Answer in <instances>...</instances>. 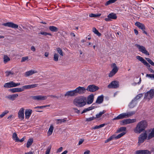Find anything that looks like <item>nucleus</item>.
<instances>
[{
    "mask_svg": "<svg viewBox=\"0 0 154 154\" xmlns=\"http://www.w3.org/2000/svg\"><path fill=\"white\" fill-rule=\"evenodd\" d=\"M75 91L76 96L78 94L81 95L85 94L86 90L84 87L79 86L76 88Z\"/></svg>",
    "mask_w": 154,
    "mask_h": 154,
    "instance_id": "423d86ee",
    "label": "nucleus"
},
{
    "mask_svg": "<svg viewBox=\"0 0 154 154\" xmlns=\"http://www.w3.org/2000/svg\"><path fill=\"white\" fill-rule=\"evenodd\" d=\"M38 85L37 84H34L24 85L23 86V87L24 91L25 89H28L37 87Z\"/></svg>",
    "mask_w": 154,
    "mask_h": 154,
    "instance_id": "6ab92c4d",
    "label": "nucleus"
},
{
    "mask_svg": "<svg viewBox=\"0 0 154 154\" xmlns=\"http://www.w3.org/2000/svg\"><path fill=\"white\" fill-rule=\"evenodd\" d=\"M49 29L50 31L53 32H57L58 30V28L54 26H49Z\"/></svg>",
    "mask_w": 154,
    "mask_h": 154,
    "instance_id": "c85d7f7f",
    "label": "nucleus"
},
{
    "mask_svg": "<svg viewBox=\"0 0 154 154\" xmlns=\"http://www.w3.org/2000/svg\"><path fill=\"white\" fill-rule=\"evenodd\" d=\"M87 98L84 96H80L75 98L73 101L74 104L79 107H82L86 104Z\"/></svg>",
    "mask_w": 154,
    "mask_h": 154,
    "instance_id": "f03ea898",
    "label": "nucleus"
},
{
    "mask_svg": "<svg viewBox=\"0 0 154 154\" xmlns=\"http://www.w3.org/2000/svg\"><path fill=\"white\" fill-rule=\"evenodd\" d=\"M135 25L137 26L139 28L142 30H143L145 29L144 25L143 23H141L139 22H136L135 23Z\"/></svg>",
    "mask_w": 154,
    "mask_h": 154,
    "instance_id": "5701e85b",
    "label": "nucleus"
},
{
    "mask_svg": "<svg viewBox=\"0 0 154 154\" xmlns=\"http://www.w3.org/2000/svg\"><path fill=\"white\" fill-rule=\"evenodd\" d=\"M12 138L16 142H17V140L19 139V138H18L17 135L16 133H14L13 134Z\"/></svg>",
    "mask_w": 154,
    "mask_h": 154,
    "instance_id": "e433bc0d",
    "label": "nucleus"
},
{
    "mask_svg": "<svg viewBox=\"0 0 154 154\" xmlns=\"http://www.w3.org/2000/svg\"><path fill=\"white\" fill-rule=\"evenodd\" d=\"M146 59L149 63L154 66V63L150 59L146 58Z\"/></svg>",
    "mask_w": 154,
    "mask_h": 154,
    "instance_id": "09e8293b",
    "label": "nucleus"
},
{
    "mask_svg": "<svg viewBox=\"0 0 154 154\" xmlns=\"http://www.w3.org/2000/svg\"><path fill=\"white\" fill-rule=\"evenodd\" d=\"M48 97H50L51 98H57V99H58L59 97L57 96H56L55 95H49L48 96Z\"/></svg>",
    "mask_w": 154,
    "mask_h": 154,
    "instance_id": "052dcab7",
    "label": "nucleus"
},
{
    "mask_svg": "<svg viewBox=\"0 0 154 154\" xmlns=\"http://www.w3.org/2000/svg\"><path fill=\"white\" fill-rule=\"evenodd\" d=\"M112 66L113 67L112 71L116 73L118 70V68L117 67L116 64L115 63H113Z\"/></svg>",
    "mask_w": 154,
    "mask_h": 154,
    "instance_id": "473e14b6",
    "label": "nucleus"
},
{
    "mask_svg": "<svg viewBox=\"0 0 154 154\" xmlns=\"http://www.w3.org/2000/svg\"><path fill=\"white\" fill-rule=\"evenodd\" d=\"M37 72H38L36 71L31 70L26 72L25 73L24 75L25 76L27 77L31 75L34 73H37Z\"/></svg>",
    "mask_w": 154,
    "mask_h": 154,
    "instance_id": "412c9836",
    "label": "nucleus"
},
{
    "mask_svg": "<svg viewBox=\"0 0 154 154\" xmlns=\"http://www.w3.org/2000/svg\"><path fill=\"white\" fill-rule=\"evenodd\" d=\"M146 77L149 78H153L154 79V74H147Z\"/></svg>",
    "mask_w": 154,
    "mask_h": 154,
    "instance_id": "864d4df0",
    "label": "nucleus"
},
{
    "mask_svg": "<svg viewBox=\"0 0 154 154\" xmlns=\"http://www.w3.org/2000/svg\"><path fill=\"white\" fill-rule=\"evenodd\" d=\"M94 106H91L88 108L85 109L82 112V114H83L86 112L88 111H90L94 109Z\"/></svg>",
    "mask_w": 154,
    "mask_h": 154,
    "instance_id": "2f4dec72",
    "label": "nucleus"
},
{
    "mask_svg": "<svg viewBox=\"0 0 154 154\" xmlns=\"http://www.w3.org/2000/svg\"><path fill=\"white\" fill-rule=\"evenodd\" d=\"M96 118V117L93 116L92 117H90L86 119V121L88 122H90L92 120H94Z\"/></svg>",
    "mask_w": 154,
    "mask_h": 154,
    "instance_id": "3c124183",
    "label": "nucleus"
},
{
    "mask_svg": "<svg viewBox=\"0 0 154 154\" xmlns=\"http://www.w3.org/2000/svg\"><path fill=\"white\" fill-rule=\"evenodd\" d=\"M24 108H22L20 109L18 112V117L21 120H22L24 119Z\"/></svg>",
    "mask_w": 154,
    "mask_h": 154,
    "instance_id": "f8f14e48",
    "label": "nucleus"
},
{
    "mask_svg": "<svg viewBox=\"0 0 154 154\" xmlns=\"http://www.w3.org/2000/svg\"><path fill=\"white\" fill-rule=\"evenodd\" d=\"M93 31L94 33L97 35L99 36H100L101 35V34L96 29V28L94 27L93 28Z\"/></svg>",
    "mask_w": 154,
    "mask_h": 154,
    "instance_id": "58836bf2",
    "label": "nucleus"
},
{
    "mask_svg": "<svg viewBox=\"0 0 154 154\" xmlns=\"http://www.w3.org/2000/svg\"><path fill=\"white\" fill-rule=\"evenodd\" d=\"M112 4L111 1L110 0H109L108 1H107L106 3H105V5H108L109 4Z\"/></svg>",
    "mask_w": 154,
    "mask_h": 154,
    "instance_id": "e2e57ef3",
    "label": "nucleus"
},
{
    "mask_svg": "<svg viewBox=\"0 0 154 154\" xmlns=\"http://www.w3.org/2000/svg\"><path fill=\"white\" fill-rule=\"evenodd\" d=\"M106 112V111L105 110H103L102 111L100 112L99 113L97 114L96 115V118H100L102 115L105 113Z\"/></svg>",
    "mask_w": 154,
    "mask_h": 154,
    "instance_id": "c9c22d12",
    "label": "nucleus"
},
{
    "mask_svg": "<svg viewBox=\"0 0 154 154\" xmlns=\"http://www.w3.org/2000/svg\"><path fill=\"white\" fill-rule=\"evenodd\" d=\"M114 139H115V135H113L111 136L109 138H108L105 141V143H107L109 141L112 140Z\"/></svg>",
    "mask_w": 154,
    "mask_h": 154,
    "instance_id": "79ce46f5",
    "label": "nucleus"
},
{
    "mask_svg": "<svg viewBox=\"0 0 154 154\" xmlns=\"http://www.w3.org/2000/svg\"><path fill=\"white\" fill-rule=\"evenodd\" d=\"M143 94H140L137 95L134 99V100L137 101V100L140 99L143 97Z\"/></svg>",
    "mask_w": 154,
    "mask_h": 154,
    "instance_id": "49530a36",
    "label": "nucleus"
},
{
    "mask_svg": "<svg viewBox=\"0 0 154 154\" xmlns=\"http://www.w3.org/2000/svg\"><path fill=\"white\" fill-rule=\"evenodd\" d=\"M33 142V140L32 138L29 139L27 142L26 144V147L27 148H29L32 144Z\"/></svg>",
    "mask_w": 154,
    "mask_h": 154,
    "instance_id": "72a5a7b5",
    "label": "nucleus"
},
{
    "mask_svg": "<svg viewBox=\"0 0 154 154\" xmlns=\"http://www.w3.org/2000/svg\"><path fill=\"white\" fill-rule=\"evenodd\" d=\"M32 113V110L31 109H26L25 112V118L28 119Z\"/></svg>",
    "mask_w": 154,
    "mask_h": 154,
    "instance_id": "aec40b11",
    "label": "nucleus"
},
{
    "mask_svg": "<svg viewBox=\"0 0 154 154\" xmlns=\"http://www.w3.org/2000/svg\"><path fill=\"white\" fill-rule=\"evenodd\" d=\"M125 118H126L125 113H123L119 115L117 117L113 118L112 119V120H115L122 119Z\"/></svg>",
    "mask_w": 154,
    "mask_h": 154,
    "instance_id": "4be33fe9",
    "label": "nucleus"
},
{
    "mask_svg": "<svg viewBox=\"0 0 154 154\" xmlns=\"http://www.w3.org/2000/svg\"><path fill=\"white\" fill-rule=\"evenodd\" d=\"M63 147H60V148H59L57 151V152H61L62 149H63Z\"/></svg>",
    "mask_w": 154,
    "mask_h": 154,
    "instance_id": "0e129e2a",
    "label": "nucleus"
},
{
    "mask_svg": "<svg viewBox=\"0 0 154 154\" xmlns=\"http://www.w3.org/2000/svg\"><path fill=\"white\" fill-rule=\"evenodd\" d=\"M154 96V89H151L145 94L144 98L149 100L152 99Z\"/></svg>",
    "mask_w": 154,
    "mask_h": 154,
    "instance_id": "39448f33",
    "label": "nucleus"
},
{
    "mask_svg": "<svg viewBox=\"0 0 154 154\" xmlns=\"http://www.w3.org/2000/svg\"><path fill=\"white\" fill-rule=\"evenodd\" d=\"M28 58H29V57L28 56H26V57H22V58L21 62H25L26 60H28Z\"/></svg>",
    "mask_w": 154,
    "mask_h": 154,
    "instance_id": "603ef678",
    "label": "nucleus"
},
{
    "mask_svg": "<svg viewBox=\"0 0 154 154\" xmlns=\"http://www.w3.org/2000/svg\"><path fill=\"white\" fill-rule=\"evenodd\" d=\"M110 19H116L117 18V16L116 14L113 13H111L109 14L107 16Z\"/></svg>",
    "mask_w": 154,
    "mask_h": 154,
    "instance_id": "cd10ccee",
    "label": "nucleus"
},
{
    "mask_svg": "<svg viewBox=\"0 0 154 154\" xmlns=\"http://www.w3.org/2000/svg\"><path fill=\"white\" fill-rule=\"evenodd\" d=\"M84 141V140L82 139H81L80 140L79 142V145H80Z\"/></svg>",
    "mask_w": 154,
    "mask_h": 154,
    "instance_id": "338daca9",
    "label": "nucleus"
},
{
    "mask_svg": "<svg viewBox=\"0 0 154 154\" xmlns=\"http://www.w3.org/2000/svg\"><path fill=\"white\" fill-rule=\"evenodd\" d=\"M18 95L17 94H14L6 96V98L10 100L13 101L15 100L18 97Z\"/></svg>",
    "mask_w": 154,
    "mask_h": 154,
    "instance_id": "f3484780",
    "label": "nucleus"
},
{
    "mask_svg": "<svg viewBox=\"0 0 154 154\" xmlns=\"http://www.w3.org/2000/svg\"><path fill=\"white\" fill-rule=\"evenodd\" d=\"M49 105H47L45 106H37L36 107H34V109H37V108H45L49 106Z\"/></svg>",
    "mask_w": 154,
    "mask_h": 154,
    "instance_id": "5fc2aeb1",
    "label": "nucleus"
},
{
    "mask_svg": "<svg viewBox=\"0 0 154 154\" xmlns=\"http://www.w3.org/2000/svg\"><path fill=\"white\" fill-rule=\"evenodd\" d=\"M137 104V101L135 100H133L129 105V106L131 108L134 107Z\"/></svg>",
    "mask_w": 154,
    "mask_h": 154,
    "instance_id": "393cba45",
    "label": "nucleus"
},
{
    "mask_svg": "<svg viewBox=\"0 0 154 154\" xmlns=\"http://www.w3.org/2000/svg\"><path fill=\"white\" fill-rule=\"evenodd\" d=\"M59 55L57 53L54 54V61H57L58 60Z\"/></svg>",
    "mask_w": 154,
    "mask_h": 154,
    "instance_id": "c03bdc74",
    "label": "nucleus"
},
{
    "mask_svg": "<svg viewBox=\"0 0 154 154\" xmlns=\"http://www.w3.org/2000/svg\"><path fill=\"white\" fill-rule=\"evenodd\" d=\"M73 109L75 112H76L77 113H79L80 112L79 110H78L77 109L73 108Z\"/></svg>",
    "mask_w": 154,
    "mask_h": 154,
    "instance_id": "680f3d73",
    "label": "nucleus"
},
{
    "mask_svg": "<svg viewBox=\"0 0 154 154\" xmlns=\"http://www.w3.org/2000/svg\"><path fill=\"white\" fill-rule=\"evenodd\" d=\"M105 20L106 21H109L111 20L109 18L107 17V18H105Z\"/></svg>",
    "mask_w": 154,
    "mask_h": 154,
    "instance_id": "774afa93",
    "label": "nucleus"
},
{
    "mask_svg": "<svg viewBox=\"0 0 154 154\" xmlns=\"http://www.w3.org/2000/svg\"><path fill=\"white\" fill-rule=\"evenodd\" d=\"M154 137V128L152 130L151 132L147 136L148 140H149Z\"/></svg>",
    "mask_w": 154,
    "mask_h": 154,
    "instance_id": "bb28decb",
    "label": "nucleus"
},
{
    "mask_svg": "<svg viewBox=\"0 0 154 154\" xmlns=\"http://www.w3.org/2000/svg\"><path fill=\"white\" fill-rule=\"evenodd\" d=\"M135 46L138 48L139 51L146 55H149V53L146 51L144 47L139 45L138 44H136Z\"/></svg>",
    "mask_w": 154,
    "mask_h": 154,
    "instance_id": "9d476101",
    "label": "nucleus"
},
{
    "mask_svg": "<svg viewBox=\"0 0 154 154\" xmlns=\"http://www.w3.org/2000/svg\"><path fill=\"white\" fill-rule=\"evenodd\" d=\"M126 128L125 127H121L119 128L117 131V133H119L121 132L125 131L126 130Z\"/></svg>",
    "mask_w": 154,
    "mask_h": 154,
    "instance_id": "ea45409f",
    "label": "nucleus"
},
{
    "mask_svg": "<svg viewBox=\"0 0 154 154\" xmlns=\"http://www.w3.org/2000/svg\"><path fill=\"white\" fill-rule=\"evenodd\" d=\"M119 82L118 81H112L110 84L108 85V88H109L116 89L119 87Z\"/></svg>",
    "mask_w": 154,
    "mask_h": 154,
    "instance_id": "0eeeda50",
    "label": "nucleus"
},
{
    "mask_svg": "<svg viewBox=\"0 0 154 154\" xmlns=\"http://www.w3.org/2000/svg\"><path fill=\"white\" fill-rule=\"evenodd\" d=\"M20 83H16L13 81H11L9 82L6 83L4 85V87L5 88H10L16 87L20 85Z\"/></svg>",
    "mask_w": 154,
    "mask_h": 154,
    "instance_id": "6e6552de",
    "label": "nucleus"
},
{
    "mask_svg": "<svg viewBox=\"0 0 154 154\" xmlns=\"http://www.w3.org/2000/svg\"><path fill=\"white\" fill-rule=\"evenodd\" d=\"M148 123L145 120H142L137 124L134 129V131L137 134H140L144 131L148 126Z\"/></svg>",
    "mask_w": 154,
    "mask_h": 154,
    "instance_id": "f257e3e1",
    "label": "nucleus"
},
{
    "mask_svg": "<svg viewBox=\"0 0 154 154\" xmlns=\"http://www.w3.org/2000/svg\"><path fill=\"white\" fill-rule=\"evenodd\" d=\"M136 121L135 119H126L123 120L122 122L123 125H126L128 124L132 123L135 122Z\"/></svg>",
    "mask_w": 154,
    "mask_h": 154,
    "instance_id": "dca6fc26",
    "label": "nucleus"
},
{
    "mask_svg": "<svg viewBox=\"0 0 154 154\" xmlns=\"http://www.w3.org/2000/svg\"><path fill=\"white\" fill-rule=\"evenodd\" d=\"M142 154H151V152L147 149L142 150Z\"/></svg>",
    "mask_w": 154,
    "mask_h": 154,
    "instance_id": "de8ad7c7",
    "label": "nucleus"
},
{
    "mask_svg": "<svg viewBox=\"0 0 154 154\" xmlns=\"http://www.w3.org/2000/svg\"><path fill=\"white\" fill-rule=\"evenodd\" d=\"M136 57L137 60L142 62L144 65L149 67L148 69L151 73H154V71L150 68V65L143 57L139 56H136Z\"/></svg>",
    "mask_w": 154,
    "mask_h": 154,
    "instance_id": "7ed1b4c3",
    "label": "nucleus"
},
{
    "mask_svg": "<svg viewBox=\"0 0 154 154\" xmlns=\"http://www.w3.org/2000/svg\"><path fill=\"white\" fill-rule=\"evenodd\" d=\"M56 50L57 52L61 56H63V51L62 49L59 48H56Z\"/></svg>",
    "mask_w": 154,
    "mask_h": 154,
    "instance_id": "37998d69",
    "label": "nucleus"
},
{
    "mask_svg": "<svg viewBox=\"0 0 154 154\" xmlns=\"http://www.w3.org/2000/svg\"><path fill=\"white\" fill-rule=\"evenodd\" d=\"M64 96L65 97H68L76 96V95L75 90L67 91L65 94Z\"/></svg>",
    "mask_w": 154,
    "mask_h": 154,
    "instance_id": "2eb2a0df",
    "label": "nucleus"
},
{
    "mask_svg": "<svg viewBox=\"0 0 154 154\" xmlns=\"http://www.w3.org/2000/svg\"><path fill=\"white\" fill-rule=\"evenodd\" d=\"M103 95L98 97L96 103L98 104L102 103L103 100Z\"/></svg>",
    "mask_w": 154,
    "mask_h": 154,
    "instance_id": "b1692460",
    "label": "nucleus"
},
{
    "mask_svg": "<svg viewBox=\"0 0 154 154\" xmlns=\"http://www.w3.org/2000/svg\"><path fill=\"white\" fill-rule=\"evenodd\" d=\"M6 76H8L10 74L12 75L13 73L11 71H7L6 72Z\"/></svg>",
    "mask_w": 154,
    "mask_h": 154,
    "instance_id": "bf43d9fd",
    "label": "nucleus"
},
{
    "mask_svg": "<svg viewBox=\"0 0 154 154\" xmlns=\"http://www.w3.org/2000/svg\"><path fill=\"white\" fill-rule=\"evenodd\" d=\"M4 62L6 63L10 60V58L7 55H4L3 58Z\"/></svg>",
    "mask_w": 154,
    "mask_h": 154,
    "instance_id": "4c0bfd02",
    "label": "nucleus"
},
{
    "mask_svg": "<svg viewBox=\"0 0 154 154\" xmlns=\"http://www.w3.org/2000/svg\"><path fill=\"white\" fill-rule=\"evenodd\" d=\"M136 112V111H134L131 112H129L125 113L126 118L128 117L131 116L134 114Z\"/></svg>",
    "mask_w": 154,
    "mask_h": 154,
    "instance_id": "c756f323",
    "label": "nucleus"
},
{
    "mask_svg": "<svg viewBox=\"0 0 154 154\" xmlns=\"http://www.w3.org/2000/svg\"><path fill=\"white\" fill-rule=\"evenodd\" d=\"M66 118H65L61 119H57L55 120L57 124H61L63 122H65L66 121Z\"/></svg>",
    "mask_w": 154,
    "mask_h": 154,
    "instance_id": "a878e982",
    "label": "nucleus"
},
{
    "mask_svg": "<svg viewBox=\"0 0 154 154\" xmlns=\"http://www.w3.org/2000/svg\"><path fill=\"white\" fill-rule=\"evenodd\" d=\"M38 34H41L42 35H52L51 33L48 32H44L43 31H41L40 32L38 33Z\"/></svg>",
    "mask_w": 154,
    "mask_h": 154,
    "instance_id": "a18cd8bd",
    "label": "nucleus"
},
{
    "mask_svg": "<svg viewBox=\"0 0 154 154\" xmlns=\"http://www.w3.org/2000/svg\"><path fill=\"white\" fill-rule=\"evenodd\" d=\"M116 73L111 71L109 73V77H112L116 74Z\"/></svg>",
    "mask_w": 154,
    "mask_h": 154,
    "instance_id": "6e6d98bb",
    "label": "nucleus"
},
{
    "mask_svg": "<svg viewBox=\"0 0 154 154\" xmlns=\"http://www.w3.org/2000/svg\"><path fill=\"white\" fill-rule=\"evenodd\" d=\"M94 99V95L93 94H91L88 97L87 99L86 103L88 104H91L93 102Z\"/></svg>",
    "mask_w": 154,
    "mask_h": 154,
    "instance_id": "a211bd4d",
    "label": "nucleus"
},
{
    "mask_svg": "<svg viewBox=\"0 0 154 154\" xmlns=\"http://www.w3.org/2000/svg\"><path fill=\"white\" fill-rule=\"evenodd\" d=\"M150 129L146 131L144 133H142L139 136L138 138V143H143L145 140L147 138V132L148 131H150Z\"/></svg>",
    "mask_w": 154,
    "mask_h": 154,
    "instance_id": "20e7f679",
    "label": "nucleus"
},
{
    "mask_svg": "<svg viewBox=\"0 0 154 154\" xmlns=\"http://www.w3.org/2000/svg\"><path fill=\"white\" fill-rule=\"evenodd\" d=\"M142 150H139L136 151L135 154H142Z\"/></svg>",
    "mask_w": 154,
    "mask_h": 154,
    "instance_id": "4d7b16f0",
    "label": "nucleus"
},
{
    "mask_svg": "<svg viewBox=\"0 0 154 154\" xmlns=\"http://www.w3.org/2000/svg\"><path fill=\"white\" fill-rule=\"evenodd\" d=\"M31 49L32 51H35V48L34 46H31Z\"/></svg>",
    "mask_w": 154,
    "mask_h": 154,
    "instance_id": "69168bd1",
    "label": "nucleus"
},
{
    "mask_svg": "<svg viewBox=\"0 0 154 154\" xmlns=\"http://www.w3.org/2000/svg\"><path fill=\"white\" fill-rule=\"evenodd\" d=\"M126 134V132H122L120 133V134H119L117 136H116L115 135V139H119L121 137H122L124 135Z\"/></svg>",
    "mask_w": 154,
    "mask_h": 154,
    "instance_id": "f704fd0d",
    "label": "nucleus"
},
{
    "mask_svg": "<svg viewBox=\"0 0 154 154\" xmlns=\"http://www.w3.org/2000/svg\"><path fill=\"white\" fill-rule=\"evenodd\" d=\"M2 25L5 26H8L13 28L17 29L18 27V25L14 24L13 22H8L2 24Z\"/></svg>",
    "mask_w": 154,
    "mask_h": 154,
    "instance_id": "9b49d317",
    "label": "nucleus"
},
{
    "mask_svg": "<svg viewBox=\"0 0 154 154\" xmlns=\"http://www.w3.org/2000/svg\"><path fill=\"white\" fill-rule=\"evenodd\" d=\"M99 87L94 85H90L88 86L86 90L91 92H94L98 90Z\"/></svg>",
    "mask_w": 154,
    "mask_h": 154,
    "instance_id": "1a4fd4ad",
    "label": "nucleus"
},
{
    "mask_svg": "<svg viewBox=\"0 0 154 154\" xmlns=\"http://www.w3.org/2000/svg\"><path fill=\"white\" fill-rule=\"evenodd\" d=\"M9 91L12 93H14L17 92H20L24 91L23 86L21 88H15L10 89L8 90Z\"/></svg>",
    "mask_w": 154,
    "mask_h": 154,
    "instance_id": "4468645a",
    "label": "nucleus"
},
{
    "mask_svg": "<svg viewBox=\"0 0 154 154\" xmlns=\"http://www.w3.org/2000/svg\"><path fill=\"white\" fill-rule=\"evenodd\" d=\"M8 111L7 110H6V111H5L4 112H3L0 115V118H2L6 114H7L8 113Z\"/></svg>",
    "mask_w": 154,
    "mask_h": 154,
    "instance_id": "8fccbe9b",
    "label": "nucleus"
},
{
    "mask_svg": "<svg viewBox=\"0 0 154 154\" xmlns=\"http://www.w3.org/2000/svg\"><path fill=\"white\" fill-rule=\"evenodd\" d=\"M51 149V147H48L46 150L45 154H49Z\"/></svg>",
    "mask_w": 154,
    "mask_h": 154,
    "instance_id": "13d9d810",
    "label": "nucleus"
},
{
    "mask_svg": "<svg viewBox=\"0 0 154 154\" xmlns=\"http://www.w3.org/2000/svg\"><path fill=\"white\" fill-rule=\"evenodd\" d=\"M54 128L53 125H51L48 132V136H50L52 134Z\"/></svg>",
    "mask_w": 154,
    "mask_h": 154,
    "instance_id": "7c9ffc66",
    "label": "nucleus"
},
{
    "mask_svg": "<svg viewBox=\"0 0 154 154\" xmlns=\"http://www.w3.org/2000/svg\"><path fill=\"white\" fill-rule=\"evenodd\" d=\"M31 98L34 100H44L47 99V97L41 95L32 96Z\"/></svg>",
    "mask_w": 154,
    "mask_h": 154,
    "instance_id": "ddd939ff",
    "label": "nucleus"
},
{
    "mask_svg": "<svg viewBox=\"0 0 154 154\" xmlns=\"http://www.w3.org/2000/svg\"><path fill=\"white\" fill-rule=\"evenodd\" d=\"M100 14H91L89 15V17H100Z\"/></svg>",
    "mask_w": 154,
    "mask_h": 154,
    "instance_id": "a19ab883",
    "label": "nucleus"
}]
</instances>
